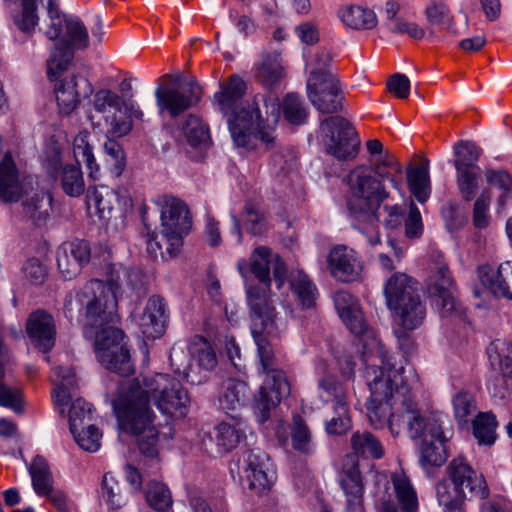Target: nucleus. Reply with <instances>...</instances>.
Returning <instances> with one entry per match:
<instances>
[{
    "instance_id": "nucleus-1",
    "label": "nucleus",
    "mask_w": 512,
    "mask_h": 512,
    "mask_svg": "<svg viewBox=\"0 0 512 512\" xmlns=\"http://www.w3.org/2000/svg\"><path fill=\"white\" fill-rule=\"evenodd\" d=\"M150 397L167 416L166 425L170 418H183L188 414L190 398L178 380L163 373L142 381L134 379L119 384L116 397L111 402L119 427L137 438L142 454L156 457L159 431L150 407Z\"/></svg>"
},
{
    "instance_id": "nucleus-2",
    "label": "nucleus",
    "mask_w": 512,
    "mask_h": 512,
    "mask_svg": "<svg viewBox=\"0 0 512 512\" xmlns=\"http://www.w3.org/2000/svg\"><path fill=\"white\" fill-rule=\"evenodd\" d=\"M385 181L401 193L403 167L395 156L388 153L371 160L369 166L360 165L348 173L346 205L353 219L361 221L362 217H374L373 211L380 209L385 201L392 200Z\"/></svg>"
},
{
    "instance_id": "nucleus-3",
    "label": "nucleus",
    "mask_w": 512,
    "mask_h": 512,
    "mask_svg": "<svg viewBox=\"0 0 512 512\" xmlns=\"http://www.w3.org/2000/svg\"><path fill=\"white\" fill-rule=\"evenodd\" d=\"M104 281L91 279L80 290L70 291L64 301V314L73 320L85 311L87 324L93 328L114 323L117 319V294L120 289L119 269L108 265Z\"/></svg>"
},
{
    "instance_id": "nucleus-4",
    "label": "nucleus",
    "mask_w": 512,
    "mask_h": 512,
    "mask_svg": "<svg viewBox=\"0 0 512 512\" xmlns=\"http://www.w3.org/2000/svg\"><path fill=\"white\" fill-rule=\"evenodd\" d=\"M279 120V102L266 94L255 95L251 102L237 106L228 120L231 138L236 147H249L253 138L267 146L274 142L273 128Z\"/></svg>"
},
{
    "instance_id": "nucleus-5",
    "label": "nucleus",
    "mask_w": 512,
    "mask_h": 512,
    "mask_svg": "<svg viewBox=\"0 0 512 512\" xmlns=\"http://www.w3.org/2000/svg\"><path fill=\"white\" fill-rule=\"evenodd\" d=\"M353 455H347L338 475V484L345 497V512H365V483L357 457L381 459L385 450L380 440L369 431H356L350 438Z\"/></svg>"
},
{
    "instance_id": "nucleus-6",
    "label": "nucleus",
    "mask_w": 512,
    "mask_h": 512,
    "mask_svg": "<svg viewBox=\"0 0 512 512\" xmlns=\"http://www.w3.org/2000/svg\"><path fill=\"white\" fill-rule=\"evenodd\" d=\"M45 35L51 41H57L47 60V75L55 80L68 69L74 57V50H86L89 35L84 23L75 16L61 12L51 16Z\"/></svg>"
},
{
    "instance_id": "nucleus-7",
    "label": "nucleus",
    "mask_w": 512,
    "mask_h": 512,
    "mask_svg": "<svg viewBox=\"0 0 512 512\" xmlns=\"http://www.w3.org/2000/svg\"><path fill=\"white\" fill-rule=\"evenodd\" d=\"M448 479L437 484L436 493L443 512H462L466 492L471 496L485 499L489 495V488L481 474L458 457L453 459L447 467Z\"/></svg>"
},
{
    "instance_id": "nucleus-8",
    "label": "nucleus",
    "mask_w": 512,
    "mask_h": 512,
    "mask_svg": "<svg viewBox=\"0 0 512 512\" xmlns=\"http://www.w3.org/2000/svg\"><path fill=\"white\" fill-rule=\"evenodd\" d=\"M384 296L388 309L404 329L413 330L423 323L426 305L417 280L406 273L396 272L385 282Z\"/></svg>"
},
{
    "instance_id": "nucleus-9",
    "label": "nucleus",
    "mask_w": 512,
    "mask_h": 512,
    "mask_svg": "<svg viewBox=\"0 0 512 512\" xmlns=\"http://www.w3.org/2000/svg\"><path fill=\"white\" fill-rule=\"evenodd\" d=\"M273 341L260 339L255 342L260 367L266 375L264 385L261 386L254 404L255 413L261 423L269 419L271 409L276 407L283 398L288 397L291 392L286 372L274 352Z\"/></svg>"
},
{
    "instance_id": "nucleus-10",
    "label": "nucleus",
    "mask_w": 512,
    "mask_h": 512,
    "mask_svg": "<svg viewBox=\"0 0 512 512\" xmlns=\"http://www.w3.org/2000/svg\"><path fill=\"white\" fill-rule=\"evenodd\" d=\"M160 81L154 93L159 115L176 119L199 103L202 90L196 79L183 80L180 74H165Z\"/></svg>"
},
{
    "instance_id": "nucleus-11",
    "label": "nucleus",
    "mask_w": 512,
    "mask_h": 512,
    "mask_svg": "<svg viewBox=\"0 0 512 512\" xmlns=\"http://www.w3.org/2000/svg\"><path fill=\"white\" fill-rule=\"evenodd\" d=\"M269 456L260 449H252L247 451L240 459L232 461L229 465L231 477L236 480L242 479L241 471L244 472L248 488L256 495L263 496L268 494L276 481L275 472L270 468Z\"/></svg>"
},
{
    "instance_id": "nucleus-12",
    "label": "nucleus",
    "mask_w": 512,
    "mask_h": 512,
    "mask_svg": "<svg viewBox=\"0 0 512 512\" xmlns=\"http://www.w3.org/2000/svg\"><path fill=\"white\" fill-rule=\"evenodd\" d=\"M427 290L432 302L440 307L443 317H464L465 308L455 297L454 282L442 255H438L437 261L429 268Z\"/></svg>"
},
{
    "instance_id": "nucleus-13",
    "label": "nucleus",
    "mask_w": 512,
    "mask_h": 512,
    "mask_svg": "<svg viewBox=\"0 0 512 512\" xmlns=\"http://www.w3.org/2000/svg\"><path fill=\"white\" fill-rule=\"evenodd\" d=\"M161 234L167 241L166 252L174 257L189 233L192 219L187 205L179 198L164 196L161 202Z\"/></svg>"
},
{
    "instance_id": "nucleus-14",
    "label": "nucleus",
    "mask_w": 512,
    "mask_h": 512,
    "mask_svg": "<svg viewBox=\"0 0 512 512\" xmlns=\"http://www.w3.org/2000/svg\"><path fill=\"white\" fill-rule=\"evenodd\" d=\"M124 332L113 326L102 328L96 333L95 347L97 359L109 371L121 376H129L134 372L130 353L122 343Z\"/></svg>"
},
{
    "instance_id": "nucleus-15",
    "label": "nucleus",
    "mask_w": 512,
    "mask_h": 512,
    "mask_svg": "<svg viewBox=\"0 0 512 512\" xmlns=\"http://www.w3.org/2000/svg\"><path fill=\"white\" fill-rule=\"evenodd\" d=\"M393 405H398L396 414L399 416V423L401 421L406 422L412 439H419V437L425 435V427L435 432L440 427V418L444 416L441 413L423 415L418 408L414 395L406 384L396 386L395 395L392 398Z\"/></svg>"
},
{
    "instance_id": "nucleus-16",
    "label": "nucleus",
    "mask_w": 512,
    "mask_h": 512,
    "mask_svg": "<svg viewBox=\"0 0 512 512\" xmlns=\"http://www.w3.org/2000/svg\"><path fill=\"white\" fill-rule=\"evenodd\" d=\"M321 128L328 138V154L338 160H353L357 156L360 140L354 126L346 118L331 116L321 122Z\"/></svg>"
},
{
    "instance_id": "nucleus-17",
    "label": "nucleus",
    "mask_w": 512,
    "mask_h": 512,
    "mask_svg": "<svg viewBox=\"0 0 512 512\" xmlns=\"http://www.w3.org/2000/svg\"><path fill=\"white\" fill-rule=\"evenodd\" d=\"M306 86L308 99L319 112L332 114L341 110L344 97L335 74L314 72Z\"/></svg>"
},
{
    "instance_id": "nucleus-18",
    "label": "nucleus",
    "mask_w": 512,
    "mask_h": 512,
    "mask_svg": "<svg viewBox=\"0 0 512 512\" xmlns=\"http://www.w3.org/2000/svg\"><path fill=\"white\" fill-rule=\"evenodd\" d=\"M440 427L435 432L425 427V435L421 436L423 442L420 447V464L424 468L439 467L445 463L447 452L445 444L452 437L449 420L443 416L439 420Z\"/></svg>"
},
{
    "instance_id": "nucleus-19",
    "label": "nucleus",
    "mask_w": 512,
    "mask_h": 512,
    "mask_svg": "<svg viewBox=\"0 0 512 512\" xmlns=\"http://www.w3.org/2000/svg\"><path fill=\"white\" fill-rule=\"evenodd\" d=\"M277 289H281L287 278V267L278 254L264 246L257 247L250 258V271L259 282H271L270 271Z\"/></svg>"
},
{
    "instance_id": "nucleus-20",
    "label": "nucleus",
    "mask_w": 512,
    "mask_h": 512,
    "mask_svg": "<svg viewBox=\"0 0 512 512\" xmlns=\"http://www.w3.org/2000/svg\"><path fill=\"white\" fill-rule=\"evenodd\" d=\"M91 249L87 241L74 240L62 243L57 249V267L64 279L76 277L90 261Z\"/></svg>"
},
{
    "instance_id": "nucleus-21",
    "label": "nucleus",
    "mask_w": 512,
    "mask_h": 512,
    "mask_svg": "<svg viewBox=\"0 0 512 512\" xmlns=\"http://www.w3.org/2000/svg\"><path fill=\"white\" fill-rule=\"evenodd\" d=\"M142 335L148 339L162 336L168 320V311L165 300L158 295L150 297L142 314H131Z\"/></svg>"
},
{
    "instance_id": "nucleus-22",
    "label": "nucleus",
    "mask_w": 512,
    "mask_h": 512,
    "mask_svg": "<svg viewBox=\"0 0 512 512\" xmlns=\"http://www.w3.org/2000/svg\"><path fill=\"white\" fill-rule=\"evenodd\" d=\"M327 261L331 275L341 282H353L362 272V263L357 253L345 245L332 248Z\"/></svg>"
},
{
    "instance_id": "nucleus-23",
    "label": "nucleus",
    "mask_w": 512,
    "mask_h": 512,
    "mask_svg": "<svg viewBox=\"0 0 512 512\" xmlns=\"http://www.w3.org/2000/svg\"><path fill=\"white\" fill-rule=\"evenodd\" d=\"M186 141V154L194 161H201L211 145L209 127L197 115L189 114L182 124Z\"/></svg>"
},
{
    "instance_id": "nucleus-24",
    "label": "nucleus",
    "mask_w": 512,
    "mask_h": 512,
    "mask_svg": "<svg viewBox=\"0 0 512 512\" xmlns=\"http://www.w3.org/2000/svg\"><path fill=\"white\" fill-rule=\"evenodd\" d=\"M477 272L481 284L494 296L512 300V262H504L497 269L482 265Z\"/></svg>"
},
{
    "instance_id": "nucleus-25",
    "label": "nucleus",
    "mask_w": 512,
    "mask_h": 512,
    "mask_svg": "<svg viewBox=\"0 0 512 512\" xmlns=\"http://www.w3.org/2000/svg\"><path fill=\"white\" fill-rule=\"evenodd\" d=\"M27 334L32 342L44 353L55 344V323L53 317L41 310L33 312L27 321Z\"/></svg>"
},
{
    "instance_id": "nucleus-26",
    "label": "nucleus",
    "mask_w": 512,
    "mask_h": 512,
    "mask_svg": "<svg viewBox=\"0 0 512 512\" xmlns=\"http://www.w3.org/2000/svg\"><path fill=\"white\" fill-rule=\"evenodd\" d=\"M253 75L257 82L266 88L276 86L285 76L281 54L277 51H264L253 66Z\"/></svg>"
},
{
    "instance_id": "nucleus-27",
    "label": "nucleus",
    "mask_w": 512,
    "mask_h": 512,
    "mask_svg": "<svg viewBox=\"0 0 512 512\" xmlns=\"http://www.w3.org/2000/svg\"><path fill=\"white\" fill-rule=\"evenodd\" d=\"M92 92L91 83L83 77L79 81L76 80V77L61 81L55 88L58 106L65 114H69L76 108L80 97H88Z\"/></svg>"
},
{
    "instance_id": "nucleus-28",
    "label": "nucleus",
    "mask_w": 512,
    "mask_h": 512,
    "mask_svg": "<svg viewBox=\"0 0 512 512\" xmlns=\"http://www.w3.org/2000/svg\"><path fill=\"white\" fill-rule=\"evenodd\" d=\"M24 192L19 171L10 152L0 161V199L3 202H17Z\"/></svg>"
},
{
    "instance_id": "nucleus-29",
    "label": "nucleus",
    "mask_w": 512,
    "mask_h": 512,
    "mask_svg": "<svg viewBox=\"0 0 512 512\" xmlns=\"http://www.w3.org/2000/svg\"><path fill=\"white\" fill-rule=\"evenodd\" d=\"M52 381L55 385L52 396L60 413L64 412L78 389L75 372L70 367L58 366L53 369Z\"/></svg>"
},
{
    "instance_id": "nucleus-30",
    "label": "nucleus",
    "mask_w": 512,
    "mask_h": 512,
    "mask_svg": "<svg viewBox=\"0 0 512 512\" xmlns=\"http://www.w3.org/2000/svg\"><path fill=\"white\" fill-rule=\"evenodd\" d=\"M52 195L44 189L27 194L22 201L24 215L36 227L46 226L52 210Z\"/></svg>"
},
{
    "instance_id": "nucleus-31",
    "label": "nucleus",
    "mask_w": 512,
    "mask_h": 512,
    "mask_svg": "<svg viewBox=\"0 0 512 512\" xmlns=\"http://www.w3.org/2000/svg\"><path fill=\"white\" fill-rule=\"evenodd\" d=\"M392 401L368 400L366 409L370 425L375 429H382L388 425L392 435L399 434V416L392 413Z\"/></svg>"
},
{
    "instance_id": "nucleus-32",
    "label": "nucleus",
    "mask_w": 512,
    "mask_h": 512,
    "mask_svg": "<svg viewBox=\"0 0 512 512\" xmlns=\"http://www.w3.org/2000/svg\"><path fill=\"white\" fill-rule=\"evenodd\" d=\"M406 179L410 193L418 202L425 203L431 194L429 161L424 159L418 165L408 166Z\"/></svg>"
},
{
    "instance_id": "nucleus-33",
    "label": "nucleus",
    "mask_w": 512,
    "mask_h": 512,
    "mask_svg": "<svg viewBox=\"0 0 512 512\" xmlns=\"http://www.w3.org/2000/svg\"><path fill=\"white\" fill-rule=\"evenodd\" d=\"M338 16L349 28L355 30H370L378 23L375 12L369 8L350 5L339 9Z\"/></svg>"
},
{
    "instance_id": "nucleus-34",
    "label": "nucleus",
    "mask_w": 512,
    "mask_h": 512,
    "mask_svg": "<svg viewBox=\"0 0 512 512\" xmlns=\"http://www.w3.org/2000/svg\"><path fill=\"white\" fill-rule=\"evenodd\" d=\"M366 377L370 390L368 400L392 401L395 391L390 375L385 377L382 368L371 366L367 368Z\"/></svg>"
},
{
    "instance_id": "nucleus-35",
    "label": "nucleus",
    "mask_w": 512,
    "mask_h": 512,
    "mask_svg": "<svg viewBox=\"0 0 512 512\" xmlns=\"http://www.w3.org/2000/svg\"><path fill=\"white\" fill-rule=\"evenodd\" d=\"M251 333L255 340H275L280 330L276 322L275 308L251 315Z\"/></svg>"
},
{
    "instance_id": "nucleus-36",
    "label": "nucleus",
    "mask_w": 512,
    "mask_h": 512,
    "mask_svg": "<svg viewBox=\"0 0 512 512\" xmlns=\"http://www.w3.org/2000/svg\"><path fill=\"white\" fill-rule=\"evenodd\" d=\"M491 366L501 372L502 378L512 380V343L497 339L487 348Z\"/></svg>"
},
{
    "instance_id": "nucleus-37",
    "label": "nucleus",
    "mask_w": 512,
    "mask_h": 512,
    "mask_svg": "<svg viewBox=\"0 0 512 512\" xmlns=\"http://www.w3.org/2000/svg\"><path fill=\"white\" fill-rule=\"evenodd\" d=\"M319 397L324 402H333V406H349L348 385L335 376H325L318 382Z\"/></svg>"
},
{
    "instance_id": "nucleus-38",
    "label": "nucleus",
    "mask_w": 512,
    "mask_h": 512,
    "mask_svg": "<svg viewBox=\"0 0 512 512\" xmlns=\"http://www.w3.org/2000/svg\"><path fill=\"white\" fill-rule=\"evenodd\" d=\"M374 217H362L361 221L375 224L382 223L386 229L394 230L399 228L406 215V209L398 203L385 201L380 209L373 211Z\"/></svg>"
},
{
    "instance_id": "nucleus-39",
    "label": "nucleus",
    "mask_w": 512,
    "mask_h": 512,
    "mask_svg": "<svg viewBox=\"0 0 512 512\" xmlns=\"http://www.w3.org/2000/svg\"><path fill=\"white\" fill-rule=\"evenodd\" d=\"M391 480L402 512H418L417 493L409 478L404 473H394Z\"/></svg>"
},
{
    "instance_id": "nucleus-40",
    "label": "nucleus",
    "mask_w": 512,
    "mask_h": 512,
    "mask_svg": "<svg viewBox=\"0 0 512 512\" xmlns=\"http://www.w3.org/2000/svg\"><path fill=\"white\" fill-rule=\"evenodd\" d=\"M101 497L110 509L119 510L127 505L129 493L112 473H105L101 483Z\"/></svg>"
},
{
    "instance_id": "nucleus-41",
    "label": "nucleus",
    "mask_w": 512,
    "mask_h": 512,
    "mask_svg": "<svg viewBox=\"0 0 512 512\" xmlns=\"http://www.w3.org/2000/svg\"><path fill=\"white\" fill-rule=\"evenodd\" d=\"M73 153L76 164L84 163L91 178H97L99 166L95 161L92 146L89 143V133L82 131L73 140Z\"/></svg>"
},
{
    "instance_id": "nucleus-42",
    "label": "nucleus",
    "mask_w": 512,
    "mask_h": 512,
    "mask_svg": "<svg viewBox=\"0 0 512 512\" xmlns=\"http://www.w3.org/2000/svg\"><path fill=\"white\" fill-rule=\"evenodd\" d=\"M282 109L284 118L292 125H302L306 122L309 111L299 94L288 93L279 103V110Z\"/></svg>"
},
{
    "instance_id": "nucleus-43",
    "label": "nucleus",
    "mask_w": 512,
    "mask_h": 512,
    "mask_svg": "<svg viewBox=\"0 0 512 512\" xmlns=\"http://www.w3.org/2000/svg\"><path fill=\"white\" fill-rule=\"evenodd\" d=\"M291 444L295 451L310 455L315 451L311 431L300 415H294L291 428Z\"/></svg>"
},
{
    "instance_id": "nucleus-44",
    "label": "nucleus",
    "mask_w": 512,
    "mask_h": 512,
    "mask_svg": "<svg viewBox=\"0 0 512 512\" xmlns=\"http://www.w3.org/2000/svg\"><path fill=\"white\" fill-rule=\"evenodd\" d=\"M290 287L303 308L314 306L317 288L307 274L303 271H298L295 275H292Z\"/></svg>"
},
{
    "instance_id": "nucleus-45",
    "label": "nucleus",
    "mask_w": 512,
    "mask_h": 512,
    "mask_svg": "<svg viewBox=\"0 0 512 512\" xmlns=\"http://www.w3.org/2000/svg\"><path fill=\"white\" fill-rule=\"evenodd\" d=\"M29 472L33 488L38 495H46L54 490L49 466L44 457L36 456L29 468Z\"/></svg>"
},
{
    "instance_id": "nucleus-46",
    "label": "nucleus",
    "mask_w": 512,
    "mask_h": 512,
    "mask_svg": "<svg viewBox=\"0 0 512 512\" xmlns=\"http://www.w3.org/2000/svg\"><path fill=\"white\" fill-rule=\"evenodd\" d=\"M473 434L480 445L491 446L496 440L497 421L490 412L479 413L473 420Z\"/></svg>"
},
{
    "instance_id": "nucleus-47",
    "label": "nucleus",
    "mask_w": 512,
    "mask_h": 512,
    "mask_svg": "<svg viewBox=\"0 0 512 512\" xmlns=\"http://www.w3.org/2000/svg\"><path fill=\"white\" fill-rule=\"evenodd\" d=\"M456 174L459 193L464 201L470 202L476 195L478 183L481 179L480 167L472 169L460 166L459 169H456Z\"/></svg>"
},
{
    "instance_id": "nucleus-48",
    "label": "nucleus",
    "mask_w": 512,
    "mask_h": 512,
    "mask_svg": "<svg viewBox=\"0 0 512 512\" xmlns=\"http://www.w3.org/2000/svg\"><path fill=\"white\" fill-rule=\"evenodd\" d=\"M190 355L205 370H213L217 365L216 354L210 343L201 336H195L190 343Z\"/></svg>"
},
{
    "instance_id": "nucleus-49",
    "label": "nucleus",
    "mask_w": 512,
    "mask_h": 512,
    "mask_svg": "<svg viewBox=\"0 0 512 512\" xmlns=\"http://www.w3.org/2000/svg\"><path fill=\"white\" fill-rule=\"evenodd\" d=\"M270 284L271 282H259L250 286L247 290V301L251 315L274 308L270 300Z\"/></svg>"
},
{
    "instance_id": "nucleus-50",
    "label": "nucleus",
    "mask_w": 512,
    "mask_h": 512,
    "mask_svg": "<svg viewBox=\"0 0 512 512\" xmlns=\"http://www.w3.org/2000/svg\"><path fill=\"white\" fill-rule=\"evenodd\" d=\"M61 186L63 191L72 197H77L84 192V179L80 165L67 164L61 172Z\"/></svg>"
},
{
    "instance_id": "nucleus-51",
    "label": "nucleus",
    "mask_w": 512,
    "mask_h": 512,
    "mask_svg": "<svg viewBox=\"0 0 512 512\" xmlns=\"http://www.w3.org/2000/svg\"><path fill=\"white\" fill-rule=\"evenodd\" d=\"M454 154L457 159L454 161L455 169L476 168L477 161L481 155V149L471 141H460L454 146Z\"/></svg>"
},
{
    "instance_id": "nucleus-52",
    "label": "nucleus",
    "mask_w": 512,
    "mask_h": 512,
    "mask_svg": "<svg viewBox=\"0 0 512 512\" xmlns=\"http://www.w3.org/2000/svg\"><path fill=\"white\" fill-rule=\"evenodd\" d=\"M146 500L152 508L158 511H165L172 505L171 492L165 484L157 481L148 483Z\"/></svg>"
},
{
    "instance_id": "nucleus-53",
    "label": "nucleus",
    "mask_w": 512,
    "mask_h": 512,
    "mask_svg": "<svg viewBox=\"0 0 512 512\" xmlns=\"http://www.w3.org/2000/svg\"><path fill=\"white\" fill-rule=\"evenodd\" d=\"M71 433L79 447L87 452H96L101 446L102 433L93 424H86Z\"/></svg>"
},
{
    "instance_id": "nucleus-54",
    "label": "nucleus",
    "mask_w": 512,
    "mask_h": 512,
    "mask_svg": "<svg viewBox=\"0 0 512 512\" xmlns=\"http://www.w3.org/2000/svg\"><path fill=\"white\" fill-rule=\"evenodd\" d=\"M21 13L14 16V24L25 34H31L38 25L36 0H21Z\"/></svg>"
},
{
    "instance_id": "nucleus-55",
    "label": "nucleus",
    "mask_w": 512,
    "mask_h": 512,
    "mask_svg": "<svg viewBox=\"0 0 512 512\" xmlns=\"http://www.w3.org/2000/svg\"><path fill=\"white\" fill-rule=\"evenodd\" d=\"M246 90L247 82L243 76L239 74H232L228 79H226V110L234 106L231 115L237 106H241L242 104L245 105L248 102H240L238 104V101L242 99Z\"/></svg>"
},
{
    "instance_id": "nucleus-56",
    "label": "nucleus",
    "mask_w": 512,
    "mask_h": 512,
    "mask_svg": "<svg viewBox=\"0 0 512 512\" xmlns=\"http://www.w3.org/2000/svg\"><path fill=\"white\" fill-rule=\"evenodd\" d=\"M92 419L91 405L82 398H76L69 409V428L74 432L77 428H82Z\"/></svg>"
},
{
    "instance_id": "nucleus-57",
    "label": "nucleus",
    "mask_w": 512,
    "mask_h": 512,
    "mask_svg": "<svg viewBox=\"0 0 512 512\" xmlns=\"http://www.w3.org/2000/svg\"><path fill=\"white\" fill-rule=\"evenodd\" d=\"M249 393L243 379L226 380V409L235 410L244 404Z\"/></svg>"
},
{
    "instance_id": "nucleus-58",
    "label": "nucleus",
    "mask_w": 512,
    "mask_h": 512,
    "mask_svg": "<svg viewBox=\"0 0 512 512\" xmlns=\"http://www.w3.org/2000/svg\"><path fill=\"white\" fill-rule=\"evenodd\" d=\"M334 416L326 421L325 430L330 435H343L351 428L349 406H333Z\"/></svg>"
},
{
    "instance_id": "nucleus-59",
    "label": "nucleus",
    "mask_w": 512,
    "mask_h": 512,
    "mask_svg": "<svg viewBox=\"0 0 512 512\" xmlns=\"http://www.w3.org/2000/svg\"><path fill=\"white\" fill-rule=\"evenodd\" d=\"M491 203V191L488 188L482 190L476 198L473 205L472 221L478 229H484L489 225L490 217L488 214Z\"/></svg>"
},
{
    "instance_id": "nucleus-60",
    "label": "nucleus",
    "mask_w": 512,
    "mask_h": 512,
    "mask_svg": "<svg viewBox=\"0 0 512 512\" xmlns=\"http://www.w3.org/2000/svg\"><path fill=\"white\" fill-rule=\"evenodd\" d=\"M121 106V97L111 90H99L94 96V108L100 113L120 112Z\"/></svg>"
},
{
    "instance_id": "nucleus-61",
    "label": "nucleus",
    "mask_w": 512,
    "mask_h": 512,
    "mask_svg": "<svg viewBox=\"0 0 512 512\" xmlns=\"http://www.w3.org/2000/svg\"><path fill=\"white\" fill-rule=\"evenodd\" d=\"M426 16L432 25L439 26L452 34L456 35L457 31L452 27V18L449 9L444 4H431L426 8Z\"/></svg>"
},
{
    "instance_id": "nucleus-62",
    "label": "nucleus",
    "mask_w": 512,
    "mask_h": 512,
    "mask_svg": "<svg viewBox=\"0 0 512 512\" xmlns=\"http://www.w3.org/2000/svg\"><path fill=\"white\" fill-rule=\"evenodd\" d=\"M245 422L240 414L230 415L226 413V450L236 447L240 440L245 437Z\"/></svg>"
},
{
    "instance_id": "nucleus-63",
    "label": "nucleus",
    "mask_w": 512,
    "mask_h": 512,
    "mask_svg": "<svg viewBox=\"0 0 512 512\" xmlns=\"http://www.w3.org/2000/svg\"><path fill=\"white\" fill-rule=\"evenodd\" d=\"M453 407L455 419L460 425L465 424L468 416L472 415L476 410L474 399L467 392H460L454 397Z\"/></svg>"
},
{
    "instance_id": "nucleus-64",
    "label": "nucleus",
    "mask_w": 512,
    "mask_h": 512,
    "mask_svg": "<svg viewBox=\"0 0 512 512\" xmlns=\"http://www.w3.org/2000/svg\"><path fill=\"white\" fill-rule=\"evenodd\" d=\"M442 216L449 231H456L462 228L467 222L465 214L460 211L456 203L450 202L442 209Z\"/></svg>"
}]
</instances>
